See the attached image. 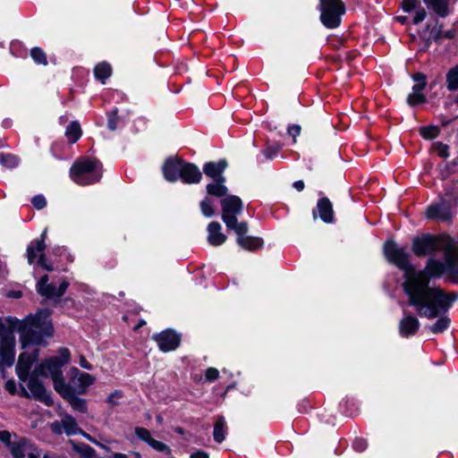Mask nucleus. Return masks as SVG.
I'll use <instances>...</instances> for the list:
<instances>
[{
    "label": "nucleus",
    "instance_id": "nucleus-12",
    "mask_svg": "<svg viewBox=\"0 0 458 458\" xmlns=\"http://www.w3.org/2000/svg\"><path fill=\"white\" fill-rule=\"evenodd\" d=\"M69 286V282L64 280L58 287H56L53 284H48V276L44 275L38 280L36 285L37 292L41 296H44L47 299L53 298H60L66 292Z\"/></svg>",
    "mask_w": 458,
    "mask_h": 458
},
{
    "label": "nucleus",
    "instance_id": "nucleus-7",
    "mask_svg": "<svg viewBox=\"0 0 458 458\" xmlns=\"http://www.w3.org/2000/svg\"><path fill=\"white\" fill-rule=\"evenodd\" d=\"M222 219L228 229H233L239 225L237 222V215H240L243 208L242 199L235 196L230 195L221 200Z\"/></svg>",
    "mask_w": 458,
    "mask_h": 458
},
{
    "label": "nucleus",
    "instance_id": "nucleus-35",
    "mask_svg": "<svg viewBox=\"0 0 458 458\" xmlns=\"http://www.w3.org/2000/svg\"><path fill=\"white\" fill-rule=\"evenodd\" d=\"M30 56L33 59V61L38 64L46 65L47 64V55L40 47H36L31 48Z\"/></svg>",
    "mask_w": 458,
    "mask_h": 458
},
{
    "label": "nucleus",
    "instance_id": "nucleus-64",
    "mask_svg": "<svg viewBox=\"0 0 458 458\" xmlns=\"http://www.w3.org/2000/svg\"><path fill=\"white\" fill-rule=\"evenodd\" d=\"M110 458H129L127 454L122 453H114Z\"/></svg>",
    "mask_w": 458,
    "mask_h": 458
},
{
    "label": "nucleus",
    "instance_id": "nucleus-27",
    "mask_svg": "<svg viewBox=\"0 0 458 458\" xmlns=\"http://www.w3.org/2000/svg\"><path fill=\"white\" fill-rule=\"evenodd\" d=\"M111 65L106 62L98 64L94 68L95 78L103 84L106 83V81L111 76Z\"/></svg>",
    "mask_w": 458,
    "mask_h": 458
},
{
    "label": "nucleus",
    "instance_id": "nucleus-53",
    "mask_svg": "<svg viewBox=\"0 0 458 458\" xmlns=\"http://www.w3.org/2000/svg\"><path fill=\"white\" fill-rule=\"evenodd\" d=\"M353 447L355 450H357L359 452H362L366 449L367 443L365 440H363L361 438L355 439L353 442Z\"/></svg>",
    "mask_w": 458,
    "mask_h": 458
},
{
    "label": "nucleus",
    "instance_id": "nucleus-60",
    "mask_svg": "<svg viewBox=\"0 0 458 458\" xmlns=\"http://www.w3.org/2000/svg\"><path fill=\"white\" fill-rule=\"evenodd\" d=\"M55 254H58V255H63V254H65L66 255V258H67V260L72 262V259H71V255L69 253H67V250L64 249V247H58L56 249H55Z\"/></svg>",
    "mask_w": 458,
    "mask_h": 458
},
{
    "label": "nucleus",
    "instance_id": "nucleus-17",
    "mask_svg": "<svg viewBox=\"0 0 458 458\" xmlns=\"http://www.w3.org/2000/svg\"><path fill=\"white\" fill-rule=\"evenodd\" d=\"M426 216L429 219L438 218L442 221H449L452 217L450 207L445 200L430 205L426 210Z\"/></svg>",
    "mask_w": 458,
    "mask_h": 458
},
{
    "label": "nucleus",
    "instance_id": "nucleus-46",
    "mask_svg": "<svg viewBox=\"0 0 458 458\" xmlns=\"http://www.w3.org/2000/svg\"><path fill=\"white\" fill-rule=\"evenodd\" d=\"M31 203L37 209H42L47 206V199L43 195L38 194L32 198Z\"/></svg>",
    "mask_w": 458,
    "mask_h": 458
},
{
    "label": "nucleus",
    "instance_id": "nucleus-32",
    "mask_svg": "<svg viewBox=\"0 0 458 458\" xmlns=\"http://www.w3.org/2000/svg\"><path fill=\"white\" fill-rule=\"evenodd\" d=\"M430 5L433 10L440 16L445 17L448 13V0H423Z\"/></svg>",
    "mask_w": 458,
    "mask_h": 458
},
{
    "label": "nucleus",
    "instance_id": "nucleus-33",
    "mask_svg": "<svg viewBox=\"0 0 458 458\" xmlns=\"http://www.w3.org/2000/svg\"><path fill=\"white\" fill-rule=\"evenodd\" d=\"M446 86L451 91L458 89V64L446 73Z\"/></svg>",
    "mask_w": 458,
    "mask_h": 458
},
{
    "label": "nucleus",
    "instance_id": "nucleus-40",
    "mask_svg": "<svg viewBox=\"0 0 458 458\" xmlns=\"http://www.w3.org/2000/svg\"><path fill=\"white\" fill-rule=\"evenodd\" d=\"M425 101L426 97L420 92L412 91L407 98V102L411 106L424 103Z\"/></svg>",
    "mask_w": 458,
    "mask_h": 458
},
{
    "label": "nucleus",
    "instance_id": "nucleus-57",
    "mask_svg": "<svg viewBox=\"0 0 458 458\" xmlns=\"http://www.w3.org/2000/svg\"><path fill=\"white\" fill-rule=\"evenodd\" d=\"M79 364L82 369H85L87 370L93 369V366L86 360V358L83 355L80 356Z\"/></svg>",
    "mask_w": 458,
    "mask_h": 458
},
{
    "label": "nucleus",
    "instance_id": "nucleus-48",
    "mask_svg": "<svg viewBox=\"0 0 458 458\" xmlns=\"http://www.w3.org/2000/svg\"><path fill=\"white\" fill-rule=\"evenodd\" d=\"M53 358H57L58 361L62 363V366H64L70 360V352L66 348H61L58 352V355Z\"/></svg>",
    "mask_w": 458,
    "mask_h": 458
},
{
    "label": "nucleus",
    "instance_id": "nucleus-25",
    "mask_svg": "<svg viewBox=\"0 0 458 458\" xmlns=\"http://www.w3.org/2000/svg\"><path fill=\"white\" fill-rule=\"evenodd\" d=\"M442 250L445 251V268L458 263V250L451 243L449 237Z\"/></svg>",
    "mask_w": 458,
    "mask_h": 458
},
{
    "label": "nucleus",
    "instance_id": "nucleus-5",
    "mask_svg": "<svg viewBox=\"0 0 458 458\" xmlns=\"http://www.w3.org/2000/svg\"><path fill=\"white\" fill-rule=\"evenodd\" d=\"M322 23L329 29L339 26L341 16L345 13V5L342 0H323L320 5Z\"/></svg>",
    "mask_w": 458,
    "mask_h": 458
},
{
    "label": "nucleus",
    "instance_id": "nucleus-59",
    "mask_svg": "<svg viewBox=\"0 0 458 458\" xmlns=\"http://www.w3.org/2000/svg\"><path fill=\"white\" fill-rule=\"evenodd\" d=\"M190 458H209V454L207 452L199 450L191 453Z\"/></svg>",
    "mask_w": 458,
    "mask_h": 458
},
{
    "label": "nucleus",
    "instance_id": "nucleus-21",
    "mask_svg": "<svg viewBox=\"0 0 458 458\" xmlns=\"http://www.w3.org/2000/svg\"><path fill=\"white\" fill-rule=\"evenodd\" d=\"M222 226L218 222H211L208 226V241L213 246L222 245L227 239L222 232Z\"/></svg>",
    "mask_w": 458,
    "mask_h": 458
},
{
    "label": "nucleus",
    "instance_id": "nucleus-44",
    "mask_svg": "<svg viewBox=\"0 0 458 458\" xmlns=\"http://www.w3.org/2000/svg\"><path fill=\"white\" fill-rule=\"evenodd\" d=\"M281 146L279 144L267 145L264 150V155L267 159L274 158L280 151Z\"/></svg>",
    "mask_w": 458,
    "mask_h": 458
},
{
    "label": "nucleus",
    "instance_id": "nucleus-38",
    "mask_svg": "<svg viewBox=\"0 0 458 458\" xmlns=\"http://www.w3.org/2000/svg\"><path fill=\"white\" fill-rule=\"evenodd\" d=\"M420 135L427 140H432L439 134V129L437 126H424L420 129Z\"/></svg>",
    "mask_w": 458,
    "mask_h": 458
},
{
    "label": "nucleus",
    "instance_id": "nucleus-22",
    "mask_svg": "<svg viewBox=\"0 0 458 458\" xmlns=\"http://www.w3.org/2000/svg\"><path fill=\"white\" fill-rule=\"evenodd\" d=\"M317 210L319 217L325 223H332L334 221L333 205L329 199L324 197L318 200Z\"/></svg>",
    "mask_w": 458,
    "mask_h": 458
},
{
    "label": "nucleus",
    "instance_id": "nucleus-30",
    "mask_svg": "<svg viewBox=\"0 0 458 458\" xmlns=\"http://www.w3.org/2000/svg\"><path fill=\"white\" fill-rule=\"evenodd\" d=\"M64 424V429L67 436H73L81 433V430L79 428L75 419L69 414H65L62 419Z\"/></svg>",
    "mask_w": 458,
    "mask_h": 458
},
{
    "label": "nucleus",
    "instance_id": "nucleus-19",
    "mask_svg": "<svg viewBox=\"0 0 458 458\" xmlns=\"http://www.w3.org/2000/svg\"><path fill=\"white\" fill-rule=\"evenodd\" d=\"M420 323L413 315H405L399 322V334L403 337L414 335L420 328Z\"/></svg>",
    "mask_w": 458,
    "mask_h": 458
},
{
    "label": "nucleus",
    "instance_id": "nucleus-37",
    "mask_svg": "<svg viewBox=\"0 0 458 458\" xmlns=\"http://www.w3.org/2000/svg\"><path fill=\"white\" fill-rule=\"evenodd\" d=\"M412 79L416 82V84L412 87V91L422 93L427 86L426 75L420 72H417L412 76Z\"/></svg>",
    "mask_w": 458,
    "mask_h": 458
},
{
    "label": "nucleus",
    "instance_id": "nucleus-58",
    "mask_svg": "<svg viewBox=\"0 0 458 458\" xmlns=\"http://www.w3.org/2000/svg\"><path fill=\"white\" fill-rule=\"evenodd\" d=\"M5 389L12 394H15L16 392V384L14 380H8L5 383Z\"/></svg>",
    "mask_w": 458,
    "mask_h": 458
},
{
    "label": "nucleus",
    "instance_id": "nucleus-28",
    "mask_svg": "<svg viewBox=\"0 0 458 458\" xmlns=\"http://www.w3.org/2000/svg\"><path fill=\"white\" fill-rule=\"evenodd\" d=\"M447 311H448V310L445 311V313ZM443 314H445V312L440 313L437 317V318H438L437 320L428 327V329L430 330L431 333L440 334V333H443L445 330H446L450 327V324H451L450 318L446 316H441Z\"/></svg>",
    "mask_w": 458,
    "mask_h": 458
},
{
    "label": "nucleus",
    "instance_id": "nucleus-11",
    "mask_svg": "<svg viewBox=\"0 0 458 458\" xmlns=\"http://www.w3.org/2000/svg\"><path fill=\"white\" fill-rule=\"evenodd\" d=\"M70 379L66 383L71 391L74 394H84L88 388L95 382V377L89 373L81 372L77 368L72 367L69 371Z\"/></svg>",
    "mask_w": 458,
    "mask_h": 458
},
{
    "label": "nucleus",
    "instance_id": "nucleus-47",
    "mask_svg": "<svg viewBox=\"0 0 458 458\" xmlns=\"http://www.w3.org/2000/svg\"><path fill=\"white\" fill-rule=\"evenodd\" d=\"M123 396V394L121 390H115L107 396L106 402L112 406H115L119 403L117 400L121 399Z\"/></svg>",
    "mask_w": 458,
    "mask_h": 458
},
{
    "label": "nucleus",
    "instance_id": "nucleus-31",
    "mask_svg": "<svg viewBox=\"0 0 458 458\" xmlns=\"http://www.w3.org/2000/svg\"><path fill=\"white\" fill-rule=\"evenodd\" d=\"M225 420L220 416L214 425L213 437L217 443H222L225 439Z\"/></svg>",
    "mask_w": 458,
    "mask_h": 458
},
{
    "label": "nucleus",
    "instance_id": "nucleus-20",
    "mask_svg": "<svg viewBox=\"0 0 458 458\" xmlns=\"http://www.w3.org/2000/svg\"><path fill=\"white\" fill-rule=\"evenodd\" d=\"M226 167H227L226 160L221 159L218 162L206 163L203 166V172L207 176H208L214 180H220L221 178H225L222 175V174Z\"/></svg>",
    "mask_w": 458,
    "mask_h": 458
},
{
    "label": "nucleus",
    "instance_id": "nucleus-54",
    "mask_svg": "<svg viewBox=\"0 0 458 458\" xmlns=\"http://www.w3.org/2000/svg\"><path fill=\"white\" fill-rule=\"evenodd\" d=\"M288 134L291 135L293 140H295V138L300 134L301 132V126L297 124H293L288 127Z\"/></svg>",
    "mask_w": 458,
    "mask_h": 458
},
{
    "label": "nucleus",
    "instance_id": "nucleus-41",
    "mask_svg": "<svg viewBox=\"0 0 458 458\" xmlns=\"http://www.w3.org/2000/svg\"><path fill=\"white\" fill-rule=\"evenodd\" d=\"M433 149L440 157L446 158L449 157V148L442 142L437 141L433 143Z\"/></svg>",
    "mask_w": 458,
    "mask_h": 458
},
{
    "label": "nucleus",
    "instance_id": "nucleus-26",
    "mask_svg": "<svg viewBox=\"0 0 458 458\" xmlns=\"http://www.w3.org/2000/svg\"><path fill=\"white\" fill-rule=\"evenodd\" d=\"M224 182L225 178H221L220 180H215L214 183L208 184L206 187L208 194L218 198L226 196L228 190Z\"/></svg>",
    "mask_w": 458,
    "mask_h": 458
},
{
    "label": "nucleus",
    "instance_id": "nucleus-61",
    "mask_svg": "<svg viewBox=\"0 0 458 458\" xmlns=\"http://www.w3.org/2000/svg\"><path fill=\"white\" fill-rule=\"evenodd\" d=\"M175 431L180 435H185L184 439L187 441H190L192 437V435L191 433H189V432L185 433L182 428H176Z\"/></svg>",
    "mask_w": 458,
    "mask_h": 458
},
{
    "label": "nucleus",
    "instance_id": "nucleus-29",
    "mask_svg": "<svg viewBox=\"0 0 458 458\" xmlns=\"http://www.w3.org/2000/svg\"><path fill=\"white\" fill-rule=\"evenodd\" d=\"M81 129L79 122H72L65 130V136L71 144H73L79 140L81 136Z\"/></svg>",
    "mask_w": 458,
    "mask_h": 458
},
{
    "label": "nucleus",
    "instance_id": "nucleus-42",
    "mask_svg": "<svg viewBox=\"0 0 458 458\" xmlns=\"http://www.w3.org/2000/svg\"><path fill=\"white\" fill-rule=\"evenodd\" d=\"M162 171L165 179L167 182H172V157H167L162 166Z\"/></svg>",
    "mask_w": 458,
    "mask_h": 458
},
{
    "label": "nucleus",
    "instance_id": "nucleus-18",
    "mask_svg": "<svg viewBox=\"0 0 458 458\" xmlns=\"http://www.w3.org/2000/svg\"><path fill=\"white\" fill-rule=\"evenodd\" d=\"M58 394L65 399L74 411L81 413H86L88 411V404L85 399L80 398L79 394H74V391H71L68 386H65Z\"/></svg>",
    "mask_w": 458,
    "mask_h": 458
},
{
    "label": "nucleus",
    "instance_id": "nucleus-50",
    "mask_svg": "<svg viewBox=\"0 0 458 458\" xmlns=\"http://www.w3.org/2000/svg\"><path fill=\"white\" fill-rule=\"evenodd\" d=\"M418 0H403L402 8L404 12H411L417 7Z\"/></svg>",
    "mask_w": 458,
    "mask_h": 458
},
{
    "label": "nucleus",
    "instance_id": "nucleus-34",
    "mask_svg": "<svg viewBox=\"0 0 458 458\" xmlns=\"http://www.w3.org/2000/svg\"><path fill=\"white\" fill-rule=\"evenodd\" d=\"M19 158L11 153H0V165L6 168H14L19 165Z\"/></svg>",
    "mask_w": 458,
    "mask_h": 458
},
{
    "label": "nucleus",
    "instance_id": "nucleus-14",
    "mask_svg": "<svg viewBox=\"0 0 458 458\" xmlns=\"http://www.w3.org/2000/svg\"><path fill=\"white\" fill-rule=\"evenodd\" d=\"M38 351L35 350L32 353L24 352L20 354L15 370L18 377L21 381H25L29 377L32 364L38 358Z\"/></svg>",
    "mask_w": 458,
    "mask_h": 458
},
{
    "label": "nucleus",
    "instance_id": "nucleus-39",
    "mask_svg": "<svg viewBox=\"0 0 458 458\" xmlns=\"http://www.w3.org/2000/svg\"><path fill=\"white\" fill-rule=\"evenodd\" d=\"M200 209L202 214L207 217H211L215 215V210L213 208V203L210 199L205 198L200 202Z\"/></svg>",
    "mask_w": 458,
    "mask_h": 458
},
{
    "label": "nucleus",
    "instance_id": "nucleus-56",
    "mask_svg": "<svg viewBox=\"0 0 458 458\" xmlns=\"http://www.w3.org/2000/svg\"><path fill=\"white\" fill-rule=\"evenodd\" d=\"M445 272L454 278H458V263L452 267H447Z\"/></svg>",
    "mask_w": 458,
    "mask_h": 458
},
{
    "label": "nucleus",
    "instance_id": "nucleus-13",
    "mask_svg": "<svg viewBox=\"0 0 458 458\" xmlns=\"http://www.w3.org/2000/svg\"><path fill=\"white\" fill-rule=\"evenodd\" d=\"M248 223L241 222L237 227L233 230L237 234V243L244 250L254 251L263 246V240L259 237L248 236Z\"/></svg>",
    "mask_w": 458,
    "mask_h": 458
},
{
    "label": "nucleus",
    "instance_id": "nucleus-24",
    "mask_svg": "<svg viewBox=\"0 0 458 458\" xmlns=\"http://www.w3.org/2000/svg\"><path fill=\"white\" fill-rule=\"evenodd\" d=\"M423 271L430 281V277H440L445 272V265L441 261L429 259Z\"/></svg>",
    "mask_w": 458,
    "mask_h": 458
},
{
    "label": "nucleus",
    "instance_id": "nucleus-3",
    "mask_svg": "<svg viewBox=\"0 0 458 458\" xmlns=\"http://www.w3.org/2000/svg\"><path fill=\"white\" fill-rule=\"evenodd\" d=\"M103 166L100 161L91 157H82L70 168V177L78 185H90L102 178Z\"/></svg>",
    "mask_w": 458,
    "mask_h": 458
},
{
    "label": "nucleus",
    "instance_id": "nucleus-51",
    "mask_svg": "<svg viewBox=\"0 0 458 458\" xmlns=\"http://www.w3.org/2000/svg\"><path fill=\"white\" fill-rule=\"evenodd\" d=\"M427 16V12L423 7H420L416 10L415 16L413 18V22L418 24L421 22Z\"/></svg>",
    "mask_w": 458,
    "mask_h": 458
},
{
    "label": "nucleus",
    "instance_id": "nucleus-4",
    "mask_svg": "<svg viewBox=\"0 0 458 458\" xmlns=\"http://www.w3.org/2000/svg\"><path fill=\"white\" fill-rule=\"evenodd\" d=\"M447 236L423 234L412 240L411 250L418 257H424L444 249Z\"/></svg>",
    "mask_w": 458,
    "mask_h": 458
},
{
    "label": "nucleus",
    "instance_id": "nucleus-62",
    "mask_svg": "<svg viewBox=\"0 0 458 458\" xmlns=\"http://www.w3.org/2000/svg\"><path fill=\"white\" fill-rule=\"evenodd\" d=\"M22 295L21 291H10L7 294L8 297L19 299Z\"/></svg>",
    "mask_w": 458,
    "mask_h": 458
},
{
    "label": "nucleus",
    "instance_id": "nucleus-8",
    "mask_svg": "<svg viewBox=\"0 0 458 458\" xmlns=\"http://www.w3.org/2000/svg\"><path fill=\"white\" fill-rule=\"evenodd\" d=\"M47 229L46 228L40 236L33 241L27 247V259L30 265L33 264L38 253V259L37 260L38 266L43 267L47 271H53L54 267L52 263H48L46 258V254L44 253V250L46 248V238H47Z\"/></svg>",
    "mask_w": 458,
    "mask_h": 458
},
{
    "label": "nucleus",
    "instance_id": "nucleus-10",
    "mask_svg": "<svg viewBox=\"0 0 458 458\" xmlns=\"http://www.w3.org/2000/svg\"><path fill=\"white\" fill-rule=\"evenodd\" d=\"M28 378L27 386L30 392L24 387H21V394L24 397H30L44 403L47 406L54 404V400L51 394L47 391L43 383L38 378V374L35 372Z\"/></svg>",
    "mask_w": 458,
    "mask_h": 458
},
{
    "label": "nucleus",
    "instance_id": "nucleus-2",
    "mask_svg": "<svg viewBox=\"0 0 458 458\" xmlns=\"http://www.w3.org/2000/svg\"><path fill=\"white\" fill-rule=\"evenodd\" d=\"M49 309L38 310L21 320L14 317L0 318V372L11 368L15 358L14 331L20 333L21 348L30 345H41L45 339L53 335L54 328L50 319Z\"/></svg>",
    "mask_w": 458,
    "mask_h": 458
},
{
    "label": "nucleus",
    "instance_id": "nucleus-23",
    "mask_svg": "<svg viewBox=\"0 0 458 458\" xmlns=\"http://www.w3.org/2000/svg\"><path fill=\"white\" fill-rule=\"evenodd\" d=\"M152 339L157 343L159 350L163 352L172 351V329L166 328L160 333L153 335Z\"/></svg>",
    "mask_w": 458,
    "mask_h": 458
},
{
    "label": "nucleus",
    "instance_id": "nucleus-63",
    "mask_svg": "<svg viewBox=\"0 0 458 458\" xmlns=\"http://www.w3.org/2000/svg\"><path fill=\"white\" fill-rule=\"evenodd\" d=\"M304 182L300 180V181H296L294 183H293V187L298 191H301L303 189H304Z\"/></svg>",
    "mask_w": 458,
    "mask_h": 458
},
{
    "label": "nucleus",
    "instance_id": "nucleus-45",
    "mask_svg": "<svg viewBox=\"0 0 458 458\" xmlns=\"http://www.w3.org/2000/svg\"><path fill=\"white\" fill-rule=\"evenodd\" d=\"M0 441L4 444V445L8 448H11L12 444H13V435H12L7 430L0 431Z\"/></svg>",
    "mask_w": 458,
    "mask_h": 458
},
{
    "label": "nucleus",
    "instance_id": "nucleus-49",
    "mask_svg": "<svg viewBox=\"0 0 458 458\" xmlns=\"http://www.w3.org/2000/svg\"><path fill=\"white\" fill-rule=\"evenodd\" d=\"M219 377V371L216 368H208L205 371V378L207 381L212 382Z\"/></svg>",
    "mask_w": 458,
    "mask_h": 458
},
{
    "label": "nucleus",
    "instance_id": "nucleus-43",
    "mask_svg": "<svg viewBox=\"0 0 458 458\" xmlns=\"http://www.w3.org/2000/svg\"><path fill=\"white\" fill-rule=\"evenodd\" d=\"M78 452L83 458H96V451L91 446L83 444L79 449Z\"/></svg>",
    "mask_w": 458,
    "mask_h": 458
},
{
    "label": "nucleus",
    "instance_id": "nucleus-1",
    "mask_svg": "<svg viewBox=\"0 0 458 458\" xmlns=\"http://www.w3.org/2000/svg\"><path fill=\"white\" fill-rule=\"evenodd\" d=\"M384 251L388 261L404 271L403 289L408 297V304L420 317L434 319L449 310L458 299L454 292L446 293L439 286H431L424 271H415L404 249L387 242Z\"/></svg>",
    "mask_w": 458,
    "mask_h": 458
},
{
    "label": "nucleus",
    "instance_id": "nucleus-15",
    "mask_svg": "<svg viewBox=\"0 0 458 458\" xmlns=\"http://www.w3.org/2000/svg\"><path fill=\"white\" fill-rule=\"evenodd\" d=\"M34 443L30 439L13 435V444H12L9 449L10 454L13 458H24L30 450L32 449Z\"/></svg>",
    "mask_w": 458,
    "mask_h": 458
},
{
    "label": "nucleus",
    "instance_id": "nucleus-16",
    "mask_svg": "<svg viewBox=\"0 0 458 458\" xmlns=\"http://www.w3.org/2000/svg\"><path fill=\"white\" fill-rule=\"evenodd\" d=\"M136 437L142 442L148 444L151 448L157 452H169V446L161 441L152 437L150 431L145 428L136 427L134 429Z\"/></svg>",
    "mask_w": 458,
    "mask_h": 458
},
{
    "label": "nucleus",
    "instance_id": "nucleus-36",
    "mask_svg": "<svg viewBox=\"0 0 458 458\" xmlns=\"http://www.w3.org/2000/svg\"><path fill=\"white\" fill-rule=\"evenodd\" d=\"M120 117L118 115V109L114 108L107 113V128L110 131H115L119 125Z\"/></svg>",
    "mask_w": 458,
    "mask_h": 458
},
{
    "label": "nucleus",
    "instance_id": "nucleus-52",
    "mask_svg": "<svg viewBox=\"0 0 458 458\" xmlns=\"http://www.w3.org/2000/svg\"><path fill=\"white\" fill-rule=\"evenodd\" d=\"M51 430L53 431V433L56 434V435H61L64 429V424H63V421H54L51 426Z\"/></svg>",
    "mask_w": 458,
    "mask_h": 458
},
{
    "label": "nucleus",
    "instance_id": "nucleus-55",
    "mask_svg": "<svg viewBox=\"0 0 458 458\" xmlns=\"http://www.w3.org/2000/svg\"><path fill=\"white\" fill-rule=\"evenodd\" d=\"M42 451L38 449L35 445L32 449L27 454L28 458H40Z\"/></svg>",
    "mask_w": 458,
    "mask_h": 458
},
{
    "label": "nucleus",
    "instance_id": "nucleus-6",
    "mask_svg": "<svg viewBox=\"0 0 458 458\" xmlns=\"http://www.w3.org/2000/svg\"><path fill=\"white\" fill-rule=\"evenodd\" d=\"M62 363L57 358L51 357L41 362L35 369V373L42 377H50L54 383L55 390L58 393L66 386V383L63 377Z\"/></svg>",
    "mask_w": 458,
    "mask_h": 458
},
{
    "label": "nucleus",
    "instance_id": "nucleus-9",
    "mask_svg": "<svg viewBox=\"0 0 458 458\" xmlns=\"http://www.w3.org/2000/svg\"><path fill=\"white\" fill-rule=\"evenodd\" d=\"M177 178L185 183H198L202 178V174L195 165L185 163L176 156L174 157V181Z\"/></svg>",
    "mask_w": 458,
    "mask_h": 458
}]
</instances>
